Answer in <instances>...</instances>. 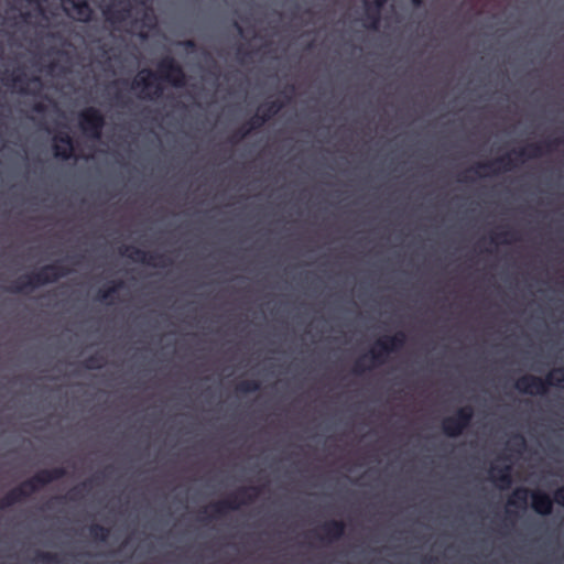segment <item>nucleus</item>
Instances as JSON below:
<instances>
[{
	"instance_id": "f257e3e1",
	"label": "nucleus",
	"mask_w": 564,
	"mask_h": 564,
	"mask_svg": "<svg viewBox=\"0 0 564 564\" xmlns=\"http://www.w3.org/2000/svg\"><path fill=\"white\" fill-rule=\"evenodd\" d=\"M159 78L176 88L186 85V74L183 67L172 56L163 57L158 64V72L150 68L141 69L131 83L132 89H140L139 97L155 100L163 95V86Z\"/></svg>"
},
{
	"instance_id": "f03ea898",
	"label": "nucleus",
	"mask_w": 564,
	"mask_h": 564,
	"mask_svg": "<svg viewBox=\"0 0 564 564\" xmlns=\"http://www.w3.org/2000/svg\"><path fill=\"white\" fill-rule=\"evenodd\" d=\"M564 143V140L561 138H556L553 140L545 141L544 143H531L525 148L513 150L512 156L511 154H506L499 158H496L492 161L477 163L473 166L469 172L475 173L477 176H484L480 173V170H489L492 174H498L500 172L511 171L517 166L518 160L522 159H538L542 156L545 152H552L556 147Z\"/></svg>"
},
{
	"instance_id": "7ed1b4c3",
	"label": "nucleus",
	"mask_w": 564,
	"mask_h": 564,
	"mask_svg": "<svg viewBox=\"0 0 564 564\" xmlns=\"http://www.w3.org/2000/svg\"><path fill=\"white\" fill-rule=\"evenodd\" d=\"M70 272L61 262H54L40 268L30 274L21 275L12 285L9 286L10 293H25L28 290L54 283Z\"/></svg>"
},
{
	"instance_id": "20e7f679",
	"label": "nucleus",
	"mask_w": 564,
	"mask_h": 564,
	"mask_svg": "<svg viewBox=\"0 0 564 564\" xmlns=\"http://www.w3.org/2000/svg\"><path fill=\"white\" fill-rule=\"evenodd\" d=\"M551 386H564V367L552 370L544 379L533 375H524L516 382V389L519 392L531 395H543Z\"/></svg>"
},
{
	"instance_id": "39448f33",
	"label": "nucleus",
	"mask_w": 564,
	"mask_h": 564,
	"mask_svg": "<svg viewBox=\"0 0 564 564\" xmlns=\"http://www.w3.org/2000/svg\"><path fill=\"white\" fill-rule=\"evenodd\" d=\"M260 494L259 487H241L228 499L217 501L210 506V519L223 517L229 510H237L241 505L252 502Z\"/></svg>"
},
{
	"instance_id": "423d86ee",
	"label": "nucleus",
	"mask_w": 564,
	"mask_h": 564,
	"mask_svg": "<svg viewBox=\"0 0 564 564\" xmlns=\"http://www.w3.org/2000/svg\"><path fill=\"white\" fill-rule=\"evenodd\" d=\"M405 339V334L399 332L393 336H386L377 340L375 347L369 352L372 365L379 366L384 364L390 352L399 351L404 346Z\"/></svg>"
},
{
	"instance_id": "0eeeda50",
	"label": "nucleus",
	"mask_w": 564,
	"mask_h": 564,
	"mask_svg": "<svg viewBox=\"0 0 564 564\" xmlns=\"http://www.w3.org/2000/svg\"><path fill=\"white\" fill-rule=\"evenodd\" d=\"M105 123V117L98 108L87 107L78 113V126L90 139H100Z\"/></svg>"
},
{
	"instance_id": "6e6552de",
	"label": "nucleus",
	"mask_w": 564,
	"mask_h": 564,
	"mask_svg": "<svg viewBox=\"0 0 564 564\" xmlns=\"http://www.w3.org/2000/svg\"><path fill=\"white\" fill-rule=\"evenodd\" d=\"M0 82L9 89L18 91L20 95H30V84H41L40 77H29L25 69L15 67L12 70H4L0 75Z\"/></svg>"
},
{
	"instance_id": "1a4fd4ad",
	"label": "nucleus",
	"mask_w": 564,
	"mask_h": 564,
	"mask_svg": "<svg viewBox=\"0 0 564 564\" xmlns=\"http://www.w3.org/2000/svg\"><path fill=\"white\" fill-rule=\"evenodd\" d=\"M474 410L470 405L459 408L453 415L442 421V431L448 437H458L470 425Z\"/></svg>"
},
{
	"instance_id": "9d476101",
	"label": "nucleus",
	"mask_w": 564,
	"mask_h": 564,
	"mask_svg": "<svg viewBox=\"0 0 564 564\" xmlns=\"http://www.w3.org/2000/svg\"><path fill=\"white\" fill-rule=\"evenodd\" d=\"M119 252L133 262L144 263L154 268H165L172 264L171 259L163 253L148 252L133 246H124L120 248Z\"/></svg>"
},
{
	"instance_id": "9b49d317",
	"label": "nucleus",
	"mask_w": 564,
	"mask_h": 564,
	"mask_svg": "<svg viewBox=\"0 0 564 564\" xmlns=\"http://www.w3.org/2000/svg\"><path fill=\"white\" fill-rule=\"evenodd\" d=\"M63 10L75 21L88 23L93 20L94 10L88 0H62Z\"/></svg>"
},
{
	"instance_id": "f8f14e48",
	"label": "nucleus",
	"mask_w": 564,
	"mask_h": 564,
	"mask_svg": "<svg viewBox=\"0 0 564 564\" xmlns=\"http://www.w3.org/2000/svg\"><path fill=\"white\" fill-rule=\"evenodd\" d=\"M131 4L126 0H113L111 3L105 6L102 14L107 22L112 25L126 22L131 15Z\"/></svg>"
},
{
	"instance_id": "ddd939ff",
	"label": "nucleus",
	"mask_w": 564,
	"mask_h": 564,
	"mask_svg": "<svg viewBox=\"0 0 564 564\" xmlns=\"http://www.w3.org/2000/svg\"><path fill=\"white\" fill-rule=\"evenodd\" d=\"M54 141L53 151L55 158L61 160H69L73 158L74 141L67 132L55 135Z\"/></svg>"
},
{
	"instance_id": "4468645a",
	"label": "nucleus",
	"mask_w": 564,
	"mask_h": 564,
	"mask_svg": "<svg viewBox=\"0 0 564 564\" xmlns=\"http://www.w3.org/2000/svg\"><path fill=\"white\" fill-rule=\"evenodd\" d=\"M531 507L540 516H549L553 510V500L543 491L534 490L531 492Z\"/></svg>"
},
{
	"instance_id": "2eb2a0df",
	"label": "nucleus",
	"mask_w": 564,
	"mask_h": 564,
	"mask_svg": "<svg viewBox=\"0 0 564 564\" xmlns=\"http://www.w3.org/2000/svg\"><path fill=\"white\" fill-rule=\"evenodd\" d=\"M34 480L40 485V487H44L52 481L58 480L66 476V469L64 467H55L52 469H42L33 475Z\"/></svg>"
},
{
	"instance_id": "dca6fc26",
	"label": "nucleus",
	"mask_w": 564,
	"mask_h": 564,
	"mask_svg": "<svg viewBox=\"0 0 564 564\" xmlns=\"http://www.w3.org/2000/svg\"><path fill=\"white\" fill-rule=\"evenodd\" d=\"M34 480L40 485V487H44L52 481L58 480L66 476V469L64 467H55L52 469H42L33 475Z\"/></svg>"
},
{
	"instance_id": "f3484780",
	"label": "nucleus",
	"mask_w": 564,
	"mask_h": 564,
	"mask_svg": "<svg viewBox=\"0 0 564 564\" xmlns=\"http://www.w3.org/2000/svg\"><path fill=\"white\" fill-rule=\"evenodd\" d=\"M321 528L324 532V536L321 539L328 542L339 540L345 533V523L340 520L326 521Z\"/></svg>"
},
{
	"instance_id": "a211bd4d",
	"label": "nucleus",
	"mask_w": 564,
	"mask_h": 564,
	"mask_svg": "<svg viewBox=\"0 0 564 564\" xmlns=\"http://www.w3.org/2000/svg\"><path fill=\"white\" fill-rule=\"evenodd\" d=\"M491 479L500 489H508L512 484L511 467L506 465L503 467H491Z\"/></svg>"
},
{
	"instance_id": "6ab92c4d",
	"label": "nucleus",
	"mask_w": 564,
	"mask_h": 564,
	"mask_svg": "<svg viewBox=\"0 0 564 564\" xmlns=\"http://www.w3.org/2000/svg\"><path fill=\"white\" fill-rule=\"evenodd\" d=\"M531 492L525 487H518L512 491V495L509 497L507 505L509 507H516L520 509H525L528 503L529 496L531 497Z\"/></svg>"
},
{
	"instance_id": "aec40b11",
	"label": "nucleus",
	"mask_w": 564,
	"mask_h": 564,
	"mask_svg": "<svg viewBox=\"0 0 564 564\" xmlns=\"http://www.w3.org/2000/svg\"><path fill=\"white\" fill-rule=\"evenodd\" d=\"M24 499L25 494L21 490V488L14 487L0 499V510H4L18 502L23 501Z\"/></svg>"
},
{
	"instance_id": "412c9836",
	"label": "nucleus",
	"mask_w": 564,
	"mask_h": 564,
	"mask_svg": "<svg viewBox=\"0 0 564 564\" xmlns=\"http://www.w3.org/2000/svg\"><path fill=\"white\" fill-rule=\"evenodd\" d=\"M365 17H366V23L365 26L369 30H378L380 20H381V12L378 10H375L372 4H370L369 1H365Z\"/></svg>"
},
{
	"instance_id": "4be33fe9",
	"label": "nucleus",
	"mask_w": 564,
	"mask_h": 564,
	"mask_svg": "<svg viewBox=\"0 0 564 564\" xmlns=\"http://www.w3.org/2000/svg\"><path fill=\"white\" fill-rule=\"evenodd\" d=\"M284 104L280 100H271L267 101L259 107V111L267 118L269 121L272 117H274L282 108Z\"/></svg>"
},
{
	"instance_id": "5701e85b",
	"label": "nucleus",
	"mask_w": 564,
	"mask_h": 564,
	"mask_svg": "<svg viewBox=\"0 0 564 564\" xmlns=\"http://www.w3.org/2000/svg\"><path fill=\"white\" fill-rule=\"evenodd\" d=\"M105 364L106 358L104 357V355L99 352L93 354L82 361V366L87 370L101 369L105 366Z\"/></svg>"
},
{
	"instance_id": "b1692460",
	"label": "nucleus",
	"mask_w": 564,
	"mask_h": 564,
	"mask_svg": "<svg viewBox=\"0 0 564 564\" xmlns=\"http://www.w3.org/2000/svg\"><path fill=\"white\" fill-rule=\"evenodd\" d=\"M89 484L90 481H84L79 486L70 489L65 497H56L54 498V500L58 502L62 501L63 499H67L69 501H78L79 499L83 498V490L86 489Z\"/></svg>"
},
{
	"instance_id": "393cba45",
	"label": "nucleus",
	"mask_w": 564,
	"mask_h": 564,
	"mask_svg": "<svg viewBox=\"0 0 564 564\" xmlns=\"http://www.w3.org/2000/svg\"><path fill=\"white\" fill-rule=\"evenodd\" d=\"M89 533L94 540L105 542L110 535V530L109 528L95 523L89 527Z\"/></svg>"
},
{
	"instance_id": "a878e982",
	"label": "nucleus",
	"mask_w": 564,
	"mask_h": 564,
	"mask_svg": "<svg viewBox=\"0 0 564 564\" xmlns=\"http://www.w3.org/2000/svg\"><path fill=\"white\" fill-rule=\"evenodd\" d=\"M516 240H518V237H516L514 232L511 230H505V231L497 232L494 236H491V238H490V241L494 243H505V245H509Z\"/></svg>"
},
{
	"instance_id": "bb28decb",
	"label": "nucleus",
	"mask_w": 564,
	"mask_h": 564,
	"mask_svg": "<svg viewBox=\"0 0 564 564\" xmlns=\"http://www.w3.org/2000/svg\"><path fill=\"white\" fill-rule=\"evenodd\" d=\"M123 286L122 281H115L111 286L107 289H100L97 294V300L105 302L110 299L119 289Z\"/></svg>"
},
{
	"instance_id": "cd10ccee",
	"label": "nucleus",
	"mask_w": 564,
	"mask_h": 564,
	"mask_svg": "<svg viewBox=\"0 0 564 564\" xmlns=\"http://www.w3.org/2000/svg\"><path fill=\"white\" fill-rule=\"evenodd\" d=\"M260 387L258 380H243L237 384L236 390L240 393H253L259 391Z\"/></svg>"
},
{
	"instance_id": "c85d7f7f",
	"label": "nucleus",
	"mask_w": 564,
	"mask_h": 564,
	"mask_svg": "<svg viewBox=\"0 0 564 564\" xmlns=\"http://www.w3.org/2000/svg\"><path fill=\"white\" fill-rule=\"evenodd\" d=\"M17 488H21L25 494V499L41 489L40 485L34 480V476L21 482Z\"/></svg>"
},
{
	"instance_id": "c756f323",
	"label": "nucleus",
	"mask_w": 564,
	"mask_h": 564,
	"mask_svg": "<svg viewBox=\"0 0 564 564\" xmlns=\"http://www.w3.org/2000/svg\"><path fill=\"white\" fill-rule=\"evenodd\" d=\"M267 118L258 110L254 116H252L247 122L243 124L250 129V132L260 129L264 123H267Z\"/></svg>"
},
{
	"instance_id": "7c9ffc66",
	"label": "nucleus",
	"mask_w": 564,
	"mask_h": 564,
	"mask_svg": "<svg viewBox=\"0 0 564 564\" xmlns=\"http://www.w3.org/2000/svg\"><path fill=\"white\" fill-rule=\"evenodd\" d=\"M36 560L42 564H59V556L51 552H37Z\"/></svg>"
},
{
	"instance_id": "2f4dec72",
	"label": "nucleus",
	"mask_w": 564,
	"mask_h": 564,
	"mask_svg": "<svg viewBox=\"0 0 564 564\" xmlns=\"http://www.w3.org/2000/svg\"><path fill=\"white\" fill-rule=\"evenodd\" d=\"M250 129H248L245 124H242L239 129H237L230 137L229 142L231 144H238L240 141H242L245 138H247L250 134Z\"/></svg>"
},
{
	"instance_id": "473e14b6",
	"label": "nucleus",
	"mask_w": 564,
	"mask_h": 564,
	"mask_svg": "<svg viewBox=\"0 0 564 564\" xmlns=\"http://www.w3.org/2000/svg\"><path fill=\"white\" fill-rule=\"evenodd\" d=\"M178 45L182 46L187 53H194L197 48L196 42L194 40H184L178 42Z\"/></svg>"
},
{
	"instance_id": "72a5a7b5",
	"label": "nucleus",
	"mask_w": 564,
	"mask_h": 564,
	"mask_svg": "<svg viewBox=\"0 0 564 564\" xmlns=\"http://www.w3.org/2000/svg\"><path fill=\"white\" fill-rule=\"evenodd\" d=\"M366 369L367 367L364 365V358H359L354 365L352 372L356 375H361Z\"/></svg>"
},
{
	"instance_id": "f704fd0d",
	"label": "nucleus",
	"mask_w": 564,
	"mask_h": 564,
	"mask_svg": "<svg viewBox=\"0 0 564 564\" xmlns=\"http://www.w3.org/2000/svg\"><path fill=\"white\" fill-rule=\"evenodd\" d=\"M513 445H517L518 449H522L525 445L524 437L520 434H517L512 438Z\"/></svg>"
},
{
	"instance_id": "c9c22d12",
	"label": "nucleus",
	"mask_w": 564,
	"mask_h": 564,
	"mask_svg": "<svg viewBox=\"0 0 564 564\" xmlns=\"http://www.w3.org/2000/svg\"><path fill=\"white\" fill-rule=\"evenodd\" d=\"M554 499L557 503L564 506V486L555 491Z\"/></svg>"
},
{
	"instance_id": "e433bc0d",
	"label": "nucleus",
	"mask_w": 564,
	"mask_h": 564,
	"mask_svg": "<svg viewBox=\"0 0 564 564\" xmlns=\"http://www.w3.org/2000/svg\"><path fill=\"white\" fill-rule=\"evenodd\" d=\"M389 0H372L370 2V4H372L373 9L375 10H378L381 12L383 6L388 2Z\"/></svg>"
},
{
	"instance_id": "4c0bfd02",
	"label": "nucleus",
	"mask_w": 564,
	"mask_h": 564,
	"mask_svg": "<svg viewBox=\"0 0 564 564\" xmlns=\"http://www.w3.org/2000/svg\"><path fill=\"white\" fill-rule=\"evenodd\" d=\"M33 111L37 113H43L46 111V106L43 102H35L33 105Z\"/></svg>"
},
{
	"instance_id": "58836bf2",
	"label": "nucleus",
	"mask_w": 564,
	"mask_h": 564,
	"mask_svg": "<svg viewBox=\"0 0 564 564\" xmlns=\"http://www.w3.org/2000/svg\"><path fill=\"white\" fill-rule=\"evenodd\" d=\"M237 54L241 56H247L249 53L245 52L243 48L240 46L237 50Z\"/></svg>"
},
{
	"instance_id": "ea45409f",
	"label": "nucleus",
	"mask_w": 564,
	"mask_h": 564,
	"mask_svg": "<svg viewBox=\"0 0 564 564\" xmlns=\"http://www.w3.org/2000/svg\"><path fill=\"white\" fill-rule=\"evenodd\" d=\"M434 562H435V558H433V557H429V558L425 557L423 560V564H433Z\"/></svg>"
},
{
	"instance_id": "a19ab883",
	"label": "nucleus",
	"mask_w": 564,
	"mask_h": 564,
	"mask_svg": "<svg viewBox=\"0 0 564 564\" xmlns=\"http://www.w3.org/2000/svg\"><path fill=\"white\" fill-rule=\"evenodd\" d=\"M412 3L415 6V7H420L422 3H423V0H411Z\"/></svg>"
},
{
	"instance_id": "79ce46f5",
	"label": "nucleus",
	"mask_w": 564,
	"mask_h": 564,
	"mask_svg": "<svg viewBox=\"0 0 564 564\" xmlns=\"http://www.w3.org/2000/svg\"><path fill=\"white\" fill-rule=\"evenodd\" d=\"M235 25H236V28H237L238 32H239V33H242V28H241L238 23H236Z\"/></svg>"
},
{
	"instance_id": "37998d69",
	"label": "nucleus",
	"mask_w": 564,
	"mask_h": 564,
	"mask_svg": "<svg viewBox=\"0 0 564 564\" xmlns=\"http://www.w3.org/2000/svg\"><path fill=\"white\" fill-rule=\"evenodd\" d=\"M459 181L460 182H467V181H469V178L466 175H464L462 178H459Z\"/></svg>"
}]
</instances>
